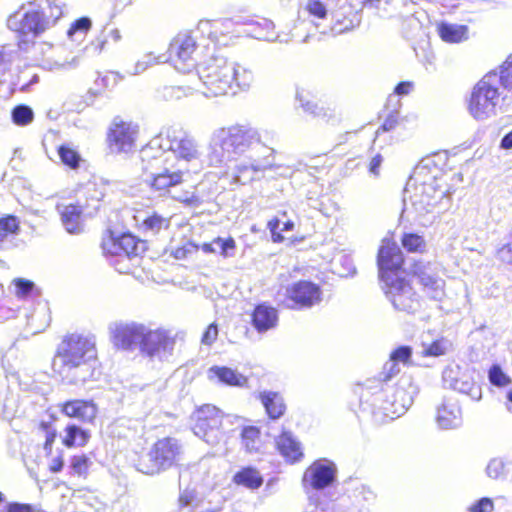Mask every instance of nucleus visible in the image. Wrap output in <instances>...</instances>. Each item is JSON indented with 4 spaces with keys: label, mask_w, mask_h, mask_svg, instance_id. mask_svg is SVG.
Returning <instances> with one entry per match:
<instances>
[{
    "label": "nucleus",
    "mask_w": 512,
    "mask_h": 512,
    "mask_svg": "<svg viewBox=\"0 0 512 512\" xmlns=\"http://www.w3.org/2000/svg\"><path fill=\"white\" fill-rule=\"evenodd\" d=\"M276 151L262 141L257 128L235 124L213 131L207 158L211 166H221L228 161H237L227 176L234 184L246 185L259 180L266 170L276 167Z\"/></svg>",
    "instance_id": "1"
},
{
    "label": "nucleus",
    "mask_w": 512,
    "mask_h": 512,
    "mask_svg": "<svg viewBox=\"0 0 512 512\" xmlns=\"http://www.w3.org/2000/svg\"><path fill=\"white\" fill-rule=\"evenodd\" d=\"M199 156L194 138L182 130L167 128L140 150L142 170L148 174L145 181L156 192H169L183 181L180 161L189 162Z\"/></svg>",
    "instance_id": "2"
},
{
    "label": "nucleus",
    "mask_w": 512,
    "mask_h": 512,
    "mask_svg": "<svg viewBox=\"0 0 512 512\" xmlns=\"http://www.w3.org/2000/svg\"><path fill=\"white\" fill-rule=\"evenodd\" d=\"M97 351L92 337L70 334L59 343L52 361L53 371L69 385L97 379Z\"/></svg>",
    "instance_id": "3"
},
{
    "label": "nucleus",
    "mask_w": 512,
    "mask_h": 512,
    "mask_svg": "<svg viewBox=\"0 0 512 512\" xmlns=\"http://www.w3.org/2000/svg\"><path fill=\"white\" fill-rule=\"evenodd\" d=\"M403 263L399 246L394 242H383L377 255L382 289L396 310L414 313L419 309L420 303L412 286L400 275Z\"/></svg>",
    "instance_id": "4"
},
{
    "label": "nucleus",
    "mask_w": 512,
    "mask_h": 512,
    "mask_svg": "<svg viewBox=\"0 0 512 512\" xmlns=\"http://www.w3.org/2000/svg\"><path fill=\"white\" fill-rule=\"evenodd\" d=\"M197 74L202 82L206 97L226 95L229 91L236 94L239 90H248L254 81V73L248 66L229 62L222 55H212L201 61L197 68Z\"/></svg>",
    "instance_id": "5"
},
{
    "label": "nucleus",
    "mask_w": 512,
    "mask_h": 512,
    "mask_svg": "<svg viewBox=\"0 0 512 512\" xmlns=\"http://www.w3.org/2000/svg\"><path fill=\"white\" fill-rule=\"evenodd\" d=\"M62 16V8L54 1L39 0L23 5L7 19V26L18 34V47L27 51L34 39L54 25Z\"/></svg>",
    "instance_id": "6"
},
{
    "label": "nucleus",
    "mask_w": 512,
    "mask_h": 512,
    "mask_svg": "<svg viewBox=\"0 0 512 512\" xmlns=\"http://www.w3.org/2000/svg\"><path fill=\"white\" fill-rule=\"evenodd\" d=\"M354 392L359 397L362 411L369 412L376 423H385L404 414L395 410L396 399L388 396L390 386L381 380L368 379L358 384Z\"/></svg>",
    "instance_id": "7"
},
{
    "label": "nucleus",
    "mask_w": 512,
    "mask_h": 512,
    "mask_svg": "<svg viewBox=\"0 0 512 512\" xmlns=\"http://www.w3.org/2000/svg\"><path fill=\"white\" fill-rule=\"evenodd\" d=\"M452 191L446 188L442 179L433 176L429 181H423L416 185L415 193L411 196V205L416 213V220L422 226L431 225L436 216L431 219H425V216L432 214L436 208L447 210L451 204Z\"/></svg>",
    "instance_id": "8"
},
{
    "label": "nucleus",
    "mask_w": 512,
    "mask_h": 512,
    "mask_svg": "<svg viewBox=\"0 0 512 512\" xmlns=\"http://www.w3.org/2000/svg\"><path fill=\"white\" fill-rule=\"evenodd\" d=\"M182 454L183 447L180 441L165 437L156 441L148 452L138 457L135 468L146 475H157L176 466Z\"/></svg>",
    "instance_id": "9"
},
{
    "label": "nucleus",
    "mask_w": 512,
    "mask_h": 512,
    "mask_svg": "<svg viewBox=\"0 0 512 512\" xmlns=\"http://www.w3.org/2000/svg\"><path fill=\"white\" fill-rule=\"evenodd\" d=\"M336 464L327 458L315 460L304 472L302 483L309 503L317 510L321 505L320 494L337 482Z\"/></svg>",
    "instance_id": "10"
},
{
    "label": "nucleus",
    "mask_w": 512,
    "mask_h": 512,
    "mask_svg": "<svg viewBox=\"0 0 512 512\" xmlns=\"http://www.w3.org/2000/svg\"><path fill=\"white\" fill-rule=\"evenodd\" d=\"M497 81L496 71H490L474 86L468 109L476 120H485L495 115L500 96Z\"/></svg>",
    "instance_id": "11"
},
{
    "label": "nucleus",
    "mask_w": 512,
    "mask_h": 512,
    "mask_svg": "<svg viewBox=\"0 0 512 512\" xmlns=\"http://www.w3.org/2000/svg\"><path fill=\"white\" fill-rule=\"evenodd\" d=\"M321 300V287L309 280L293 282L285 287L283 293L278 292L276 296L278 305L296 311L310 309Z\"/></svg>",
    "instance_id": "12"
},
{
    "label": "nucleus",
    "mask_w": 512,
    "mask_h": 512,
    "mask_svg": "<svg viewBox=\"0 0 512 512\" xmlns=\"http://www.w3.org/2000/svg\"><path fill=\"white\" fill-rule=\"evenodd\" d=\"M176 340L170 331L148 327L144 341L141 343L140 355L154 365L171 361Z\"/></svg>",
    "instance_id": "13"
},
{
    "label": "nucleus",
    "mask_w": 512,
    "mask_h": 512,
    "mask_svg": "<svg viewBox=\"0 0 512 512\" xmlns=\"http://www.w3.org/2000/svg\"><path fill=\"white\" fill-rule=\"evenodd\" d=\"M199 46L192 32H181L172 40L168 48V61H171L176 70L189 73L198 68Z\"/></svg>",
    "instance_id": "14"
},
{
    "label": "nucleus",
    "mask_w": 512,
    "mask_h": 512,
    "mask_svg": "<svg viewBox=\"0 0 512 512\" xmlns=\"http://www.w3.org/2000/svg\"><path fill=\"white\" fill-rule=\"evenodd\" d=\"M137 135V124L115 117L108 133L110 152L117 155H127L135 151Z\"/></svg>",
    "instance_id": "15"
},
{
    "label": "nucleus",
    "mask_w": 512,
    "mask_h": 512,
    "mask_svg": "<svg viewBox=\"0 0 512 512\" xmlns=\"http://www.w3.org/2000/svg\"><path fill=\"white\" fill-rule=\"evenodd\" d=\"M222 412L214 405H204L195 412L194 434L208 444L219 441Z\"/></svg>",
    "instance_id": "16"
},
{
    "label": "nucleus",
    "mask_w": 512,
    "mask_h": 512,
    "mask_svg": "<svg viewBox=\"0 0 512 512\" xmlns=\"http://www.w3.org/2000/svg\"><path fill=\"white\" fill-rule=\"evenodd\" d=\"M148 327L141 323H113L110 325L114 345L122 350L131 351L136 346L141 350Z\"/></svg>",
    "instance_id": "17"
},
{
    "label": "nucleus",
    "mask_w": 512,
    "mask_h": 512,
    "mask_svg": "<svg viewBox=\"0 0 512 512\" xmlns=\"http://www.w3.org/2000/svg\"><path fill=\"white\" fill-rule=\"evenodd\" d=\"M443 384L446 388L469 396L473 401H480L482 389L473 378L463 373L458 365H449L442 372Z\"/></svg>",
    "instance_id": "18"
},
{
    "label": "nucleus",
    "mask_w": 512,
    "mask_h": 512,
    "mask_svg": "<svg viewBox=\"0 0 512 512\" xmlns=\"http://www.w3.org/2000/svg\"><path fill=\"white\" fill-rule=\"evenodd\" d=\"M102 247L107 254L125 256L130 259L139 256L146 250V242L130 232H125L116 237L111 235L109 240L103 242Z\"/></svg>",
    "instance_id": "19"
},
{
    "label": "nucleus",
    "mask_w": 512,
    "mask_h": 512,
    "mask_svg": "<svg viewBox=\"0 0 512 512\" xmlns=\"http://www.w3.org/2000/svg\"><path fill=\"white\" fill-rule=\"evenodd\" d=\"M392 398L396 399L395 410L398 413H405L413 404L420 388L412 375L404 374L400 377L395 387L390 386Z\"/></svg>",
    "instance_id": "20"
},
{
    "label": "nucleus",
    "mask_w": 512,
    "mask_h": 512,
    "mask_svg": "<svg viewBox=\"0 0 512 512\" xmlns=\"http://www.w3.org/2000/svg\"><path fill=\"white\" fill-rule=\"evenodd\" d=\"M436 422L439 428L456 429L462 425V412L458 400L445 396L437 407Z\"/></svg>",
    "instance_id": "21"
},
{
    "label": "nucleus",
    "mask_w": 512,
    "mask_h": 512,
    "mask_svg": "<svg viewBox=\"0 0 512 512\" xmlns=\"http://www.w3.org/2000/svg\"><path fill=\"white\" fill-rule=\"evenodd\" d=\"M61 412L70 418H76L85 423H92L98 413L97 405L92 400H67L60 405Z\"/></svg>",
    "instance_id": "22"
},
{
    "label": "nucleus",
    "mask_w": 512,
    "mask_h": 512,
    "mask_svg": "<svg viewBox=\"0 0 512 512\" xmlns=\"http://www.w3.org/2000/svg\"><path fill=\"white\" fill-rule=\"evenodd\" d=\"M278 321V310L266 302L257 304L251 314V324L258 333L276 328Z\"/></svg>",
    "instance_id": "23"
},
{
    "label": "nucleus",
    "mask_w": 512,
    "mask_h": 512,
    "mask_svg": "<svg viewBox=\"0 0 512 512\" xmlns=\"http://www.w3.org/2000/svg\"><path fill=\"white\" fill-rule=\"evenodd\" d=\"M86 214L84 206L80 204H69L61 211V221L69 234H80L83 231L82 215Z\"/></svg>",
    "instance_id": "24"
},
{
    "label": "nucleus",
    "mask_w": 512,
    "mask_h": 512,
    "mask_svg": "<svg viewBox=\"0 0 512 512\" xmlns=\"http://www.w3.org/2000/svg\"><path fill=\"white\" fill-rule=\"evenodd\" d=\"M209 378H216L219 383L227 386L245 387L248 383V378L237 370L227 366L214 365L208 370Z\"/></svg>",
    "instance_id": "25"
},
{
    "label": "nucleus",
    "mask_w": 512,
    "mask_h": 512,
    "mask_svg": "<svg viewBox=\"0 0 512 512\" xmlns=\"http://www.w3.org/2000/svg\"><path fill=\"white\" fill-rule=\"evenodd\" d=\"M268 417L272 420L280 419L286 412V404L279 392L264 390L258 396Z\"/></svg>",
    "instance_id": "26"
},
{
    "label": "nucleus",
    "mask_w": 512,
    "mask_h": 512,
    "mask_svg": "<svg viewBox=\"0 0 512 512\" xmlns=\"http://www.w3.org/2000/svg\"><path fill=\"white\" fill-rule=\"evenodd\" d=\"M275 442L280 454L290 461L296 462L303 457L301 444L291 432L283 430L281 435L275 437Z\"/></svg>",
    "instance_id": "27"
},
{
    "label": "nucleus",
    "mask_w": 512,
    "mask_h": 512,
    "mask_svg": "<svg viewBox=\"0 0 512 512\" xmlns=\"http://www.w3.org/2000/svg\"><path fill=\"white\" fill-rule=\"evenodd\" d=\"M82 194L85 201L80 200V204L84 206L86 215L91 217L99 210L104 191L96 183H87L82 190Z\"/></svg>",
    "instance_id": "28"
},
{
    "label": "nucleus",
    "mask_w": 512,
    "mask_h": 512,
    "mask_svg": "<svg viewBox=\"0 0 512 512\" xmlns=\"http://www.w3.org/2000/svg\"><path fill=\"white\" fill-rule=\"evenodd\" d=\"M91 435L89 430L83 427L69 423L64 429V435L62 436V443L67 448L71 447H83L89 441Z\"/></svg>",
    "instance_id": "29"
},
{
    "label": "nucleus",
    "mask_w": 512,
    "mask_h": 512,
    "mask_svg": "<svg viewBox=\"0 0 512 512\" xmlns=\"http://www.w3.org/2000/svg\"><path fill=\"white\" fill-rule=\"evenodd\" d=\"M438 32L441 39L449 43H458L468 38V27L466 25L442 22L438 26Z\"/></svg>",
    "instance_id": "30"
},
{
    "label": "nucleus",
    "mask_w": 512,
    "mask_h": 512,
    "mask_svg": "<svg viewBox=\"0 0 512 512\" xmlns=\"http://www.w3.org/2000/svg\"><path fill=\"white\" fill-rule=\"evenodd\" d=\"M250 26V34L255 39L269 42L282 41L279 39V35L274 31V23L269 19L263 18Z\"/></svg>",
    "instance_id": "31"
},
{
    "label": "nucleus",
    "mask_w": 512,
    "mask_h": 512,
    "mask_svg": "<svg viewBox=\"0 0 512 512\" xmlns=\"http://www.w3.org/2000/svg\"><path fill=\"white\" fill-rule=\"evenodd\" d=\"M233 481L237 485H242L249 489H258L263 484L262 476L253 467L242 468L234 475Z\"/></svg>",
    "instance_id": "32"
},
{
    "label": "nucleus",
    "mask_w": 512,
    "mask_h": 512,
    "mask_svg": "<svg viewBox=\"0 0 512 512\" xmlns=\"http://www.w3.org/2000/svg\"><path fill=\"white\" fill-rule=\"evenodd\" d=\"M169 226V218L163 217L157 212H152L142 220L141 229L144 233L154 236L158 234L162 229H168Z\"/></svg>",
    "instance_id": "33"
},
{
    "label": "nucleus",
    "mask_w": 512,
    "mask_h": 512,
    "mask_svg": "<svg viewBox=\"0 0 512 512\" xmlns=\"http://www.w3.org/2000/svg\"><path fill=\"white\" fill-rule=\"evenodd\" d=\"M242 445L248 453L259 450L260 430L256 426H244L241 431Z\"/></svg>",
    "instance_id": "34"
},
{
    "label": "nucleus",
    "mask_w": 512,
    "mask_h": 512,
    "mask_svg": "<svg viewBox=\"0 0 512 512\" xmlns=\"http://www.w3.org/2000/svg\"><path fill=\"white\" fill-rule=\"evenodd\" d=\"M61 162L72 170L78 169L82 162L80 153L69 144H62L57 149Z\"/></svg>",
    "instance_id": "35"
},
{
    "label": "nucleus",
    "mask_w": 512,
    "mask_h": 512,
    "mask_svg": "<svg viewBox=\"0 0 512 512\" xmlns=\"http://www.w3.org/2000/svg\"><path fill=\"white\" fill-rule=\"evenodd\" d=\"M91 26L92 20L89 17H80L71 24L67 31V35L72 41L81 42L90 30Z\"/></svg>",
    "instance_id": "36"
},
{
    "label": "nucleus",
    "mask_w": 512,
    "mask_h": 512,
    "mask_svg": "<svg viewBox=\"0 0 512 512\" xmlns=\"http://www.w3.org/2000/svg\"><path fill=\"white\" fill-rule=\"evenodd\" d=\"M401 244L410 253H423L426 250V241L418 233H404L401 237Z\"/></svg>",
    "instance_id": "37"
},
{
    "label": "nucleus",
    "mask_w": 512,
    "mask_h": 512,
    "mask_svg": "<svg viewBox=\"0 0 512 512\" xmlns=\"http://www.w3.org/2000/svg\"><path fill=\"white\" fill-rule=\"evenodd\" d=\"M175 187L176 186L171 187L170 191L166 192L164 194H161L160 192H158V193L160 196L169 194L174 200L179 201V202L183 203L185 206L190 207V208H199L202 205L203 201L195 193V191H181L179 193H173V189Z\"/></svg>",
    "instance_id": "38"
},
{
    "label": "nucleus",
    "mask_w": 512,
    "mask_h": 512,
    "mask_svg": "<svg viewBox=\"0 0 512 512\" xmlns=\"http://www.w3.org/2000/svg\"><path fill=\"white\" fill-rule=\"evenodd\" d=\"M11 119L17 126H26L33 121L34 112L30 106L19 104L12 109Z\"/></svg>",
    "instance_id": "39"
},
{
    "label": "nucleus",
    "mask_w": 512,
    "mask_h": 512,
    "mask_svg": "<svg viewBox=\"0 0 512 512\" xmlns=\"http://www.w3.org/2000/svg\"><path fill=\"white\" fill-rule=\"evenodd\" d=\"M168 61L166 54H160L158 56H154L153 53H148L143 56V58L134 65L133 69L128 71L131 75H138L143 73L150 66L158 63H165Z\"/></svg>",
    "instance_id": "40"
},
{
    "label": "nucleus",
    "mask_w": 512,
    "mask_h": 512,
    "mask_svg": "<svg viewBox=\"0 0 512 512\" xmlns=\"http://www.w3.org/2000/svg\"><path fill=\"white\" fill-rule=\"evenodd\" d=\"M412 356V348L407 345L399 346L394 349L390 354V363H386L384 368L388 369L391 373H394L395 367L397 363L402 362L406 363Z\"/></svg>",
    "instance_id": "41"
},
{
    "label": "nucleus",
    "mask_w": 512,
    "mask_h": 512,
    "mask_svg": "<svg viewBox=\"0 0 512 512\" xmlns=\"http://www.w3.org/2000/svg\"><path fill=\"white\" fill-rule=\"evenodd\" d=\"M296 101L300 104L304 112L314 116L320 117L324 116L323 108L320 107L315 101L310 99L308 95H305L304 92H297Z\"/></svg>",
    "instance_id": "42"
},
{
    "label": "nucleus",
    "mask_w": 512,
    "mask_h": 512,
    "mask_svg": "<svg viewBox=\"0 0 512 512\" xmlns=\"http://www.w3.org/2000/svg\"><path fill=\"white\" fill-rule=\"evenodd\" d=\"M416 277H417L418 282L424 288H426L430 284H434L436 287L435 288L436 297L444 296V281L441 278H439L435 275L428 274L427 272H424V271L416 273Z\"/></svg>",
    "instance_id": "43"
},
{
    "label": "nucleus",
    "mask_w": 512,
    "mask_h": 512,
    "mask_svg": "<svg viewBox=\"0 0 512 512\" xmlns=\"http://www.w3.org/2000/svg\"><path fill=\"white\" fill-rule=\"evenodd\" d=\"M497 85L505 89H512V54L500 66V72H496Z\"/></svg>",
    "instance_id": "44"
},
{
    "label": "nucleus",
    "mask_w": 512,
    "mask_h": 512,
    "mask_svg": "<svg viewBox=\"0 0 512 512\" xmlns=\"http://www.w3.org/2000/svg\"><path fill=\"white\" fill-rule=\"evenodd\" d=\"M489 382L496 387H505L511 383L509 376L499 364H493L488 371Z\"/></svg>",
    "instance_id": "45"
},
{
    "label": "nucleus",
    "mask_w": 512,
    "mask_h": 512,
    "mask_svg": "<svg viewBox=\"0 0 512 512\" xmlns=\"http://www.w3.org/2000/svg\"><path fill=\"white\" fill-rule=\"evenodd\" d=\"M214 243L216 244V251L219 250L220 255L223 256L224 258L234 256L236 243L232 237H217L214 239Z\"/></svg>",
    "instance_id": "46"
},
{
    "label": "nucleus",
    "mask_w": 512,
    "mask_h": 512,
    "mask_svg": "<svg viewBox=\"0 0 512 512\" xmlns=\"http://www.w3.org/2000/svg\"><path fill=\"white\" fill-rule=\"evenodd\" d=\"M448 347L449 342L447 340L439 339L424 347L422 353L424 356L439 357L446 353Z\"/></svg>",
    "instance_id": "47"
},
{
    "label": "nucleus",
    "mask_w": 512,
    "mask_h": 512,
    "mask_svg": "<svg viewBox=\"0 0 512 512\" xmlns=\"http://www.w3.org/2000/svg\"><path fill=\"white\" fill-rule=\"evenodd\" d=\"M89 465L90 459L83 454L72 457L70 467L75 474L82 476L87 473Z\"/></svg>",
    "instance_id": "48"
},
{
    "label": "nucleus",
    "mask_w": 512,
    "mask_h": 512,
    "mask_svg": "<svg viewBox=\"0 0 512 512\" xmlns=\"http://www.w3.org/2000/svg\"><path fill=\"white\" fill-rule=\"evenodd\" d=\"M488 477L498 479L505 475V463L502 459L494 458L489 461L486 467Z\"/></svg>",
    "instance_id": "49"
},
{
    "label": "nucleus",
    "mask_w": 512,
    "mask_h": 512,
    "mask_svg": "<svg viewBox=\"0 0 512 512\" xmlns=\"http://www.w3.org/2000/svg\"><path fill=\"white\" fill-rule=\"evenodd\" d=\"M17 57V52L3 47L0 50V74L7 72L14 60Z\"/></svg>",
    "instance_id": "50"
},
{
    "label": "nucleus",
    "mask_w": 512,
    "mask_h": 512,
    "mask_svg": "<svg viewBox=\"0 0 512 512\" xmlns=\"http://www.w3.org/2000/svg\"><path fill=\"white\" fill-rule=\"evenodd\" d=\"M0 229L7 234H17L19 231V221L14 215H6L0 218Z\"/></svg>",
    "instance_id": "51"
},
{
    "label": "nucleus",
    "mask_w": 512,
    "mask_h": 512,
    "mask_svg": "<svg viewBox=\"0 0 512 512\" xmlns=\"http://www.w3.org/2000/svg\"><path fill=\"white\" fill-rule=\"evenodd\" d=\"M182 89L175 86H164L157 91V97L164 101L180 99L182 97Z\"/></svg>",
    "instance_id": "52"
},
{
    "label": "nucleus",
    "mask_w": 512,
    "mask_h": 512,
    "mask_svg": "<svg viewBox=\"0 0 512 512\" xmlns=\"http://www.w3.org/2000/svg\"><path fill=\"white\" fill-rule=\"evenodd\" d=\"M14 285H15V289H16V294L19 297L29 296L35 288L34 282L24 279V278L15 279Z\"/></svg>",
    "instance_id": "53"
},
{
    "label": "nucleus",
    "mask_w": 512,
    "mask_h": 512,
    "mask_svg": "<svg viewBox=\"0 0 512 512\" xmlns=\"http://www.w3.org/2000/svg\"><path fill=\"white\" fill-rule=\"evenodd\" d=\"M309 13L319 19L327 16V8L320 0H309L307 4Z\"/></svg>",
    "instance_id": "54"
},
{
    "label": "nucleus",
    "mask_w": 512,
    "mask_h": 512,
    "mask_svg": "<svg viewBox=\"0 0 512 512\" xmlns=\"http://www.w3.org/2000/svg\"><path fill=\"white\" fill-rule=\"evenodd\" d=\"M41 428L46 433V439L44 443V449L48 452H51L53 443L57 437V431L52 427V425L48 422H42Z\"/></svg>",
    "instance_id": "55"
},
{
    "label": "nucleus",
    "mask_w": 512,
    "mask_h": 512,
    "mask_svg": "<svg viewBox=\"0 0 512 512\" xmlns=\"http://www.w3.org/2000/svg\"><path fill=\"white\" fill-rule=\"evenodd\" d=\"M495 256L504 264H512V244L509 242L502 244L497 248Z\"/></svg>",
    "instance_id": "56"
},
{
    "label": "nucleus",
    "mask_w": 512,
    "mask_h": 512,
    "mask_svg": "<svg viewBox=\"0 0 512 512\" xmlns=\"http://www.w3.org/2000/svg\"><path fill=\"white\" fill-rule=\"evenodd\" d=\"M494 508V503L491 498L482 497L477 500L471 507L470 512H491Z\"/></svg>",
    "instance_id": "57"
},
{
    "label": "nucleus",
    "mask_w": 512,
    "mask_h": 512,
    "mask_svg": "<svg viewBox=\"0 0 512 512\" xmlns=\"http://www.w3.org/2000/svg\"><path fill=\"white\" fill-rule=\"evenodd\" d=\"M399 112L394 109L388 113L383 124L380 126L378 131L388 132L393 130L398 124Z\"/></svg>",
    "instance_id": "58"
},
{
    "label": "nucleus",
    "mask_w": 512,
    "mask_h": 512,
    "mask_svg": "<svg viewBox=\"0 0 512 512\" xmlns=\"http://www.w3.org/2000/svg\"><path fill=\"white\" fill-rule=\"evenodd\" d=\"M3 512H35V508L31 504L20 502H7Z\"/></svg>",
    "instance_id": "59"
},
{
    "label": "nucleus",
    "mask_w": 512,
    "mask_h": 512,
    "mask_svg": "<svg viewBox=\"0 0 512 512\" xmlns=\"http://www.w3.org/2000/svg\"><path fill=\"white\" fill-rule=\"evenodd\" d=\"M218 336V326L215 323H211L202 335L201 342L204 345H211L215 342Z\"/></svg>",
    "instance_id": "60"
},
{
    "label": "nucleus",
    "mask_w": 512,
    "mask_h": 512,
    "mask_svg": "<svg viewBox=\"0 0 512 512\" xmlns=\"http://www.w3.org/2000/svg\"><path fill=\"white\" fill-rule=\"evenodd\" d=\"M196 499V493L194 490H184L180 493L178 504L179 508L189 507L193 504Z\"/></svg>",
    "instance_id": "61"
},
{
    "label": "nucleus",
    "mask_w": 512,
    "mask_h": 512,
    "mask_svg": "<svg viewBox=\"0 0 512 512\" xmlns=\"http://www.w3.org/2000/svg\"><path fill=\"white\" fill-rule=\"evenodd\" d=\"M413 86L414 84L411 81H401L395 86L394 93L398 96L408 95L413 89Z\"/></svg>",
    "instance_id": "62"
},
{
    "label": "nucleus",
    "mask_w": 512,
    "mask_h": 512,
    "mask_svg": "<svg viewBox=\"0 0 512 512\" xmlns=\"http://www.w3.org/2000/svg\"><path fill=\"white\" fill-rule=\"evenodd\" d=\"M383 162V157L381 154H376L369 163V173L378 176L379 175V169L381 167V164Z\"/></svg>",
    "instance_id": "63"
},
{
    "label": "nucleus",
    "mask_w": 512,
    "mask_h": 512,
    "mask_svg": "<svg viewBox=\"0 0 512 512\" xmlns=\"http://www.w3.org/2000/svg\"><path fill=\"white\" fill-rule=\"evenodd\" d=\"M113 2V15L121 13L125 7L131 5L133 0H112Z\"/></svg>",
    "instance_id": "64"
}]
</instances>
